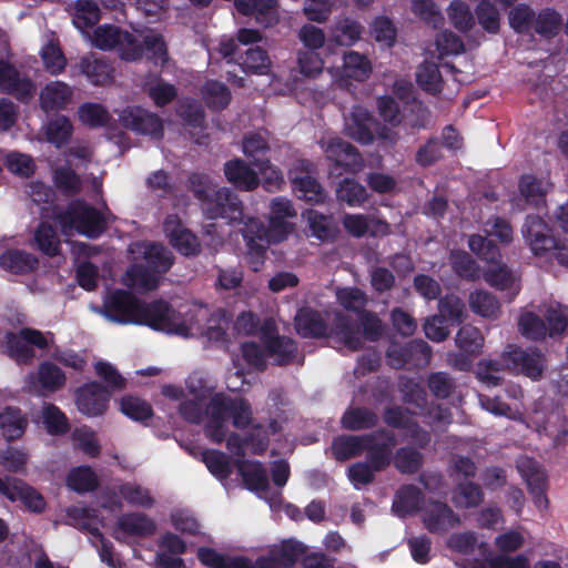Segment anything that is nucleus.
<instances>
[{
  "label": "nucleus",
  "instance_id": "338daca9",
  "mask_svg": "<svg viewBox=\"0 0 568 568\" xmlns=\"http://www.w3.org/2000/svg\"><path fill=\"white\" fill-rule=\"evenodd\" d=\"M483 500L480 488L471 483L459 485L453 495V501L459 508L478 506Z\"/></svg>",
  "mask_w": 568,
  "mask_h": 568
},
{
  "label": "nucleus",
  "instance_id": "6ab92c4d",
  "mask_svg": "<svg viewBox=\"0 0 568 568\" xmlns=\"http://www.w3.org/2000/svg\"><path fill=\"white\" fill-rule=\"evenodd\" d=\"M226 181L237 191L252 192L260 186L258 173L243 159L234 158L223 165Z\"/></svg>",
  "mask_w": 568,
  "mask_h": 568
},
{
  "label": "nucleus",
  "instance_id": "4c0bfd02",
  "mask_svg": "<svg viewBox=\"0 0 568 568\" xmlns=\"http://www.w3.org/2000/svg\"><path fill=\"white\" fill-rule=\"evenodd\" d=\"M364 27L349 17L338 19L331 31V40L342 47H352L361 38Z\"/></svg>",
  "mask_w": 568,
  "mask_h": 568
},
{
  "label": "nucleus",
  "instance_id": "bf43d9fd",
  "mask_svg": "<svg viewBox=\"0 0 568 568\" xmlns=\"http://www.w3.org/2000/svg\"><path fill=\"white\" fill-rule=\"evenodd\" d=\"M41 59L45 70L52 75L62 73L67 67V58L60 45L54 42H48L42 48Z\"/></svg>",
  "mask_w": 568,
  "mask_h": 568
},
{
  "label": "nucleus",
  "instance_id": "13d9d810",
  "mask_svg": "<svg viewBox=\"0 0 568 568\" xmlns=\"http://www.w3.org/2000/svg\"><path fill=\"white\" fill-rule=\"evenodd\" d=\"M145 91L153 103L159 108H163L170 104L178 97V90L175 85L165 82L161 78H158L153 83H148Z\"/></svg>",
  "mask_w": 568,
  "mask_h": 568
},
{
  "label": "nucleus",
  "instance_id": "2eb2a0df",
  "mask_svg": "<svg viewBox=\"0 0 568 568\" xmlns=\"http://www.w3.org/2000/svg\"><path fill=\"white\" fill-rule=\"evenodd\" d=\"M65 382V373L50 361L41 362L37 372L26 377L28 389L39 395L53 394L62 389Z\"/></svg>",
  "mask_w": 568,
  "mask_h": 568
},
{
  "label": "nucleus",
  "instance_id": "ea45409f",
  "mask_svg": "<svg viewBox=\"0 0 568 568\" xmlns=\"http://www.w3.org/2000/svg\"><path fill=\"white\" fill-rule=\"evenodd\" d=\"M268 357H274L278 366H285L293 363L297 354V343L288 336H277L275 339L264 346Z\"/></svg>",
  "mask_w": 568,
  "mask_h": 568
},
{
  "label": "nucleus",
  "instance_id": "6e6552de",
  "mask_svg": "<svg viewBox=\"0 0 568 568\" xmlns=\"http://www.w3.org/2000/svg\"><path fill=\"white\" fill-rule=\"evenodd\" d=\"M387 443H390V430L387 429H377L363 435L343 434L333 438L331 453L336 462L344 463L359 457L364 452L367 455Z\"/></svg>",
  "mask_w": 568,
  "mask_h": 568
},
{
  "label": "nucleus",
  "instance_id": "de8ad7c7",
  "mask_svg": "<svg viewBox=\"0 0 568 568\" xmlns=\"http://www.w3.org/2000/svg\"><path fill=\"white\" fill-rule=\"evenodd\" d=\"M294 190L300 199L311 204H322L326 193L321 183L313 176L304 175L294 180Z\"/></svg>",
  "mask_w": 568,
  "mask_h": 568
},
{
  "label": "nucleus",
  "instance_id": "8fccbe9b",
  "mask_svg": "<svg viewBox=\"0 0 568 568\" xmlns=\"http://www.w3.org/2000/svg\"><path fill=\"white\" fill-rule=\"evenodd\" d=\"M202 459L210 473L217 479H226L232 474L230 457L217 449H205Z\"/></svg>",
  "mask_w": 568,
  "mask_h": 568
},
{
  "label": "nucleus",
  "instance_id": "680f3d73",
  "mask_svg": "<svg viewBox=\"0 0 568 568\" xmlns=\"http://www.w3.org/2000/svg\"><path fill=\"white\" fill-rule=\"evenodd\" d=\"M72 130L71 121L65 115H60L49 122L45 135L50 143L61 146L70 140Z\"/></svg>",
  "mask_w": 568,
  "mask_h": 568
},
{
  "label": "nucleus",
  "instance_id": "4468645a",
  "mask_svg": "<svg viewBox=\"0 0 568 568\" xmlns=\"http://www.w3.org/2000/svg\"><path fill=\"white\" fill-rule=\"evenodd\" d=\"M479 400L481 407L491 414L506 416L515 420H521L526 423L528 427H532L537 432H541L546 428V414L539 406H535L532 409L524 413L519 408H513L498 398H490L488 396L480 395Z\"/></svg>",
  "mask_w": 568,
  "mask_h": 568
},
{
  "label": "nucleus",
  "instance_id": "58836bf2",
  "mask_svg": "<svg viewBox=\"0 0 568 568\" xmlns=\"http://www.w3.org/2000/svg\"><path fill=\"white\" fill-rule=\"evenodd\" d=\"M236 63L247 74H266L271 68L267 51L258 45L248 48L244 55L239 57Z\"/></svg>",
  "mask_w": 568,
  "mask_h": 568
},
{
  "label": "nucleus",
  "instance_id": "c9c22d12",
  "mask_svg": "<svg viewBox=\"0 0 568 568\" xmlns=\"http://www.w3.org/2000/svg\"><path fill=\"white\" fill-rule=\"evenodd\" d=\"M202 98L212 112L225 110L232 100L231 90L221 81L207 80L202 87Z\"/></svg>",
  "mask_w": 568,
  "mask_h": 568
},
{
  "label": "nucleus",
  "instance_id": "0e129e2a",
  "mask_svg": "<svg viewBox=\"0 0 568 568\" xmlns=\"http://www.w3.org/2000/svg\"><path fill=\"white\" fill-rule=\"evenodd\" d=\"M305 549L306 548L303 544L294 540H287L281 545L275 557L271 559L274 560L276 566L280 565L285 568H291L304 555Z\"/></svg>",
  "mask_w": 568,
  "mask_h": 568
},
{
  "label": "nucleus",
  "instance_id": "a18cd8bd",
  "mask_svg": "<svg viewBox=\"0 0 568 568\" xmlns=\"http://www.w3.org/2000/svg\"><path fill=\"white\" fill-rule=\"evenodd\" d=\"M98 515V509L91 507L73 506L67 509L68 518L73 520L75 526L100 539L103 538V534L94 523Z\"/></svg>",
  "mask_w": 568,
  "mask_h": 568
},
{
  "label": "nucleus",
  "instance_id": "b1692460",
  "mask_svg": "<svg viewBox=\"0 0 568 568\" xmlns=\"http://www.w3.org/2000/svg\"><path fill=\"white\" fill-rule=\"evenodd\" d=\"M503 358L505 363L516 372L526 375L529 378L537 379L544 371V363L540 354L536 352H524L510 346Z\"/></svg>",
  "mask_w": 568,
  "mask_h": 568
},
{
  "label": "nucleus",
  "instance_id": "0eeeda50",
  "mask_svg": "<svg viewBox=\"0 0 568 568\" xmlns=\"http://www.w3.org/2000/svg\"><path fill=\"white\" fill-rule=\"evenodd\" d=\"M469 247L475 254L489 263L483 276L490 286L509 292L510 297L518 294L520 290L519 277L506 265L498 262L499 253L495 246H491L490 243L486 244L480 235H471Z\"/></svg>",
  "mask_w": 568,
  "mask_h": 568
},
{
  "label": "nucleus",
  "instance_id": "2f4dec72",
  "mask_svg": "<svg viewBox=\"0 0 568 568\" xmlns=\"http://www.w3.org/2000/svg\"><path fill=\"white\" fill-rule=\"evenodd\" d=\"M39 260L32 253L10 248L0 255V266L13 274H29L38 268Z\"/></svg>",
  "mask_w": 568,
  "mask_h": 568
},
{
  "label": "nucleus",
  "instance_id": "e2e57ef3",
  "mask_svg": "<svg viewBox=\"0 0 568 568\" xmlns=\"http://www.w3.org/2000/svg\"><path fill=\"white\" fill-rule=\"evenodd\" d=\"M94 369L97 375L105 383L104 387L111 392V395L125 388V378L112 364L100 361L95 363Z\"/></svg>",
  "mask_w": 568,
  "mask_h": 568
},
{
  "label": "nucleus",
  "instance_id": "ddd939ff",
  "mask_svg": "<svg viewBox=\"0 0 568 568\" xmlns=\"http://www.w3.org/2000/svg\"><path fill=\"white\" fill-rule=\"evenodd\" d=\"M111 398V392L99 382H89L78 387L74 402L78 410L88 417L102 416Z\"/></svg>",
  "mask_w": 568,
  "mask_h": 568
},
{
  "label": "nucleus",
  "instance_id": "79ce46f5",
  "mask_svg": "<svg viewBox=\"0 0 568 568\" xmlns=\"http://www.w3.org/2000/svg\"><path fill=\"white\" fill-rule=\"evenodd\" d=\"M307 222L312 237L322 242L333 241L336 237L337 229L332 216L310 210L307 212Z\"/></svg>",
  "mask_w": 568,
  "mask_h": 568
},
{
  "label": "nucleus",
  "instance_id": "f8f14e48",
  "mask_svg": "<svg viewBox=\"0 0 568 568\" xmlns=\"http://www.w3.org/2000/svg\"><path fill=\"white\" fill-rule=\"evenodd\" d=\"M348 135L362 144H371L375 136L386 140L390 136V129L377 121L373 114L363 106H354L351 121L347 124Z\"/></svg>",
  "mask_w": 568,
  "mask_h": 568
},
{
  "label": "nucleus",
  "instance_id": "f3484780",
  "mask_svg": "<svg viewBox=\"0 0 568 568\" xmlns=\"http://www.w3.org/2000/svg\"><path fill=\"white\" fill-rule=\"evenodd\" d=\"M0 90L27 103L36 93V84L29 78L21 77L12 63L0 59Z\"/></svg>",
  "mask_w": 568,
  "mask_h": 568
},
{
  "label": "nucleus",
  "instance_id": "1a4fd4ad",
  "mask_svg": "<svg viewBox=\"0 0 568 568\" xmlns=\"http://www.w3.org/2000/svg\"><path fill=\"white\" fill-rule=\"evenodd\" d=\"M47 334L32 327H23L19 332H7L4 335V347L9 357L19 364H28L36 356L33 347L47 349L49 341Z\"/></svg>",
  "mask_w": 568,
  "mask_h": 568
},
{
  "label": "nucleus",
  "instance_id": "37998d69",
  "mask_svg": "<svg viewBox=\"0 0 568 568\" xmlns=\"http://www.w3.org/2000/svg\"><path fill=\"white\" fill-rule=\"evenodd\" d=\"M343 71L346 78L363 82L372 73V64L368 58L359 52L349 51L343 57Z\"/></svg>",
  "mask_w": 568,
  "mask_h": 568
},
{
  "label": "nucleus",
  "instance_id": "423d86ee",
  "mask_svg": "<svg viewBox=\"0 0 568 568\" xmlns=\"http://www.w3.org/2000/svg\"><path fill=\"white\" fill-rule=\"evenodd\" d=\"M135 325H144L159 332L171 335L189 337L191 327L186 324L181 313L164 300H155L150 303L140 302Z\"/></svg>",
  "mask_w": 568,
  "mask_h": 568
},
{
  "label": "nucleus",
  "instance_id": "393cba45",
  "mask_svg": "<svg viewBox=\"0 0 568 568\" xmlns=\"http://www.w3.org/2000/svg\"><path fill=\"white\" fill-rule=\"evenodd\" d=\"M242 151L250 159L251 164L265 173L272 168L268 153L270 144L260 133L251 132L244 135L242 141Z\"/></svg>",
  "mask_w": 568,
  "mask_h": 568
},
{
  "label": "nucleus",
  "instance_id": "3c124183",
  "mask_svg": "<svg viewBox=\"0 0 568 568\" xmlns=\"http://www.w3.org/2000/svg\"><path fill=\"white\" fill-rule=\"evenodd\" d=\"M416 81L418 85L430 93H437L442 89V74L436 62L424 61L417 69Z\"/></svg>",
  "mask_w": 568,
  "mask_h": 568
},
{
  "label": "nucleus",
  "instance_id": "bb28decb",
  "mask_svg": "<svg viewBox=\"0 0 568 568\" xmlns=\"http://www.w3.org/2000/svg\"><path fill=\"white\" fill-rule=\"evenodd\" d=\"M171 245L184 256H195L201 251V243L195 234L184 229L180 223L172 227L170 220L164 223Z\"/></svg>",
  "mask_w": 568,
  "mask_h": 568
},
{
  "label": "nucleus",
  "instance_id": "49530a36",
  "mask_svg": "<svg viewBox=\"0 0 568 568\" xmlns=\"http://www.w3.org/2000/svg\"><path fill=\"white\" fill-rule=\"evenodd\" d=\"M336 197L348 206H361L366 202L368 194L364 185L346 178L338 183Z\"/></svg>",
  "mask_w": 568,
  "mask_h": 568
},
{
  "label": "nucleus",
  "instance_id": "a878e982",
  "mask_svg": "<svg viewBox=\"0 0 568 568\" xmlns=\"http://www.w3.org/2000/svg\"><path fill=\"white\" fill-rule=\"evenodd\" d=\"M72 94V89L65 82L52 81L40 92V106L44 112L63 110L70 103Z\"/></svg>",
  "mask_w": 568,
  "mask_h": 568
},
{
  "label": "nucleus",
  "instance_id": "052dcab7",
  "mask_svg": "<svg viewBox=\"0 0 568 568\" xmlns=\"http://www.w3.org/2000/svg\"><path fill=\"white\" fill-rule=\"evenodd\" d=\"M119 494L132 506L151 508L154 505V499L150 491L138 484L124 483L120 485Z\"/></svg>",
  "mask_w": 568,
  "mask_h": 568
},
{
  "label": "nucleus",
  "instance_id": "6e6d98bb",
  "mask_svg": "<svg viewBox=\"0 0 568 568\" xmlns=\"http://www.w3.org/2000/svg\"><path fill=\"white\" fill-rule=\"evenodd\" d=\"M121 412L136 422H145L153 416L152 406L139 397L126 395L120 402Z\"/></svg>",
  "mask_w": 568,
  "mask_h": 568
},
{
  "label": "nucleus",
  "instance_id": "69168bd1",
  "mask_svg": "<svg viewBox=\"0 0 568 568\" xmlns=\"http://www.w3.org/2000/svg\"><path fill=\"white\" fill-rule=\"evenodd\" d=\"M116 51L122 60H141L144 55V40L141 42L134 34L129 31H124Z\"/></svg>",
  "mask_w": 568,
  "mask_h": 568
},
{
  "label": "nucleus",
  "instance_id": "e433bc0d",
  "mask_svg": "<svg viewBox=\"0 0 568 568\" xmlns=\"http://www.w3.org/2000/svg\"><path fill=\"white\" fill-rule=\"evenodd\" d=\"M33 246L49 257L60 254L61 242L55 227L47 221L40 222L34 230Z\"/></svg>",
  "mask_w": 568,
  "mask_h": 568
},
{
  "label": "nucleus",
  "instance_id": "603ef678",
  "mask_svg": "<svg viewBox=\"0 0 568 568\" xmlns=\"http://www.w3.org/2000/svg\"><path fill=\"white\" fill-rule=\"evenodd\" d=\"M243 222L241 229L242 236L246 243V247L251 248L254 246H267L270 244L266 226L264 223L256 217H247Z\"/></svg>",
  "mask_w": 568,
  "mask_h": 568
},
{
  "label": "nucleus",
  "instance_id": "f704fd0d",
  "mask_svg": "<svg viewBox=\"0 0 568 568\" xmlns=\"http://www.w3.org/2000/svg\"><path fill=\"white\" fill-rule=\"evenodd\" d=\"M468 306L476 315L496 320L501 314V306L497 297L486 290H475L468 295Z\"/></svg>",
  "mask_w": 568,
  "mask_h": 568
},
{
  "label": "nucleus",
  "instance_id": "a19ab883",
  "mask_svg": "<svg viewBox=\"0 0 568 568\" xmlns=\"http://www.w3.org/2000/svg\"><path fill=\"white\" fill-rule=\"evenodd\" d=\"M41 417L49 435L61 436L68 434L71 429L67 415L52 403L43 405Z\"/></svg>",
  "mask_w": 568,
  "mask_h": 568
},
{
  "label": "nucleus",
  "instance_id": "7ed1b4c3",
  "mask_svg": "<svg viewBox=\"0 0 568 568\" xmlns=\"http://www.w3.org/2000/svg\"><path fill=\"white\" fill-rule=\"evenodd\" d=\"M327 312H323L311 306H302L294 316V328L302 338H326L332 335L351 351L355 352L362 348L363 343L349 316L337 312L334 317L333 326H329Z\"/></svg>",
  "mask_w": 568,
  "mask_h": 568
},
{
  "label": "nucleus",
  "instance_id": "9b49d317",
  "mask_svg": "<svg viewBox=\"0 0 568 568\" xmlns=\"http://www.w3.org/2000/svg\"><path fill=\"white\" fill-rule=\"evenodd\" d=\"M140 302L132 292L116 288L104 297L101 313L116 324H134Z\"/></svg>",
  "mask_w": 568,
  "mask_h": 568
},
{
  "label": "nucleus",
  "instance_id": "dca6fc26",
  "mask_svg": "<svg viewBox=\"0 0 568 568\" xmlns=\"http://www.w3.org/2000/svg\"><path fill=\"white\" fill-rule=\"evenodd\" d=\"M122 125L139 134L161 139L164 134L162 119L141 106H128L120 113Z\"/></svg>",
  "mask_w": 568,
  "mask_h": 568
},
{
  "label": "nucleus",
  "instance_id": "a211bd4d",
  "mask_svg": "<svg viewBox=\"0 0 568 568\" xmlns=\"http://www.w3.org/2000/svg\"><path fill=\"white\" fill-rule=\"evenodd\" d=\"M326 159L333 163L334 169H343L345 172L356 173L364 166V161L358 150L341 138L331 139L324 149Z\"/></svg>",
  "mask_w": 568,
  "mask_h": 568
},
{
  "label": "nucleus",
  "instance_id": "7c9ffc66",
  "mask_svg": "<svg viewBox=\"0 0 568 568\" xmlns=\"http://www.w3.org/2000/svg\"><path fill=\"white\" fill-rule=\"evenodd\" d=\"M236 467L248 490L266 491L270 488L268 477L261 462L237 459Z\"/></svg>",
  "mask_w": 568,
  "mask_h": 568
},
{
  "label": "nucleus",
  "instance_id": "f257e3e1",
  "mask_svg": "<svg viewBox=\"0 0 568 568\" xmlns=\"http://www.w3.org/2000/svg\"><path fill=\"white\" fill-rule=\"evenodd\" d=\"M207 422L204 425L205 437L214 443L222 444L226 439L227 449L237 457L244 459L246 436L232 433L226 438L227 427L225 423L231 419L237 429L247 428L253 420V410L250 402L242 397H232L225 393H215L206 406Z\"/></svg>",
  "mask_w": 568,
  "mask_h": 568
},
{
  "label": "nucleus",
  "instance_id": "9d476101",
  "mask_svg": "<svg viewBox=\"0 0 568 568\" xmlns=\"http://www.w3.org/2000/svg\"><path fill=\"white\" fill-rule=\"evenodd\" d=\"M390 465V443L369 452L365 462H356L348 466L347 478L357 490L371 485L375 480V474L386 469Z\"/></svg>",
  "mask_w": 568,
  "mask_h": 568
},
{
  "label": "nucleus",
  "instance_id": "39448f33",
  "mask_svg": "<svg viewBox=\"0 0 568 568\" xmlns=\"http://www.w3.org/2000/svg\"><path fill=\"white\" fill-rule=\"evenodd\" d=\"M57 221L64 234L75 231L90 240L99 239L108 229L105 215L82 199L72 200L57 214Z\"/></svg>",
  "mask_w": 568,
  "mask_h": 568
},
{
  "label": "nucleus",
  "instance_id": "aec40b11",
  "mask_svg": "<svg viewBox=\"0 0 568 568\" xmlns=\"http://www.w3.org/2000/svg\"><path fill=\"white\" fill-rule=\"evenodd\" d=\"M235 8L240 14L254 18L264 28H271L280 20L278 0H235Z\"/></svg>",
  "mask_w": 568,
  "mask_h": 568
},
{
  "label": "nucleus",
  "instance_id": "5fc2aeb1",
  "mask_svg": "<svg viewBox=\"0 0 568 568\" xmlns=\"http://www.w3.org/2000/svg\"><path fill=\"white\" fill-rule=\"evenodd\" d=\"M53 183L64 195H74L81 191V179L77 172L68 166H58L53 171Z\"/></svg>",
  "mask_w": 568,
  "mask_h": 568
},
{
  "label": "nucleus",
  "instance_id": "72a5a7b5",
  "mask_svg": "<svg viewBox=\"0 0 568 568\" xmlns=\"http://www.w3.org/2000/svg\"><path fill=\"white\" fill-rule=\"evenodd\" d=\"M423 520L429 530H445L454 527L458 518L447 507V505L435 501L429 503L423 508Z\"/></svg>",
  "mask_w": 568,
  "mask_h": 568
},
{
  "label": "nucleus",
  "instance_id": "473e14b6",
  "mask_svg": "<svg viewBox=\"0 0 568 568\" xmlns=\"http://www.w3.org/2000/svg\"><path fill=\"white\" fill-rule=\"evenodd\" d=\"M28 426V418L19 407L7 406L0 413V429L2 436L13 442L22 437Z\"/></svg>",
  "mask_w": 568,
  "mask_h": 568
},
{
  "label": "nucleus",
  "instance_id": "4d7b16f0",
  "mask_svg": "<svg viewBox=\"0 0 568 568\" xmlns=\"http://www.w3.org/2000/svg\"><path fill=\"white\" fill-rule=\"evenodd\" d=\"M144 52L146 59L156 67H164L169 61L168 45L162 34L145 36Z\"/></svg>",
  "mask_w": 568,
  "mask_h": 568
},
{
  "label": "nucleus",
  "instance_id": "4be33fe9",
  "mask_svg": "<svg viewBox=\"0 0 568 568\" xmlns=\"http://www.w3.org/2000/svg\"><path fill=\"white\" fill-rule=\"evenodd\" d=\"M517 468L532 494L535 505L540 510H546L548 507V498L544 494L546 476L540 466L528 457H521L517 462Z\"/></svg>",
  "mask_w": 568,
  "mask_h": 568
},
{
  "label": "nucleus",
  "instance_id": "c756f323",
  "mask_svg": "<svg viewBox=\"0 0 568 568\" xmlns=\"http://www.w3.org/2000/svg\"><path fill=\"white\" fill-rule=\"evenodd\" d=\"M526 239L535 254H542L552 250L557 243L550 235L547 225L538 216H529L524 231Z\"/></svg>",
  "mask_w": 568,
  "mask_h": 568
},
{
  "label": "nucleus",
  "instance_id": "c85d7f7f",
  "mask_svg": "<svg viewBox=\"0 0 568 568\" xmlns=\"http://www.w3.org/2000/svg\"><path fill=\"white\" fill-rule=\"evenodd\" d=\"M116 528L126 536L149 537L155 532L156 524L144 513H126L118 518Z\"/></svg>",
  "mask_w": 568,
  "mask_h": 568
},
{
  "label": "nucleus",
  "instance_id": "412c9836",
  "mask_svg": "<svg viewBox=\"0 0 568 568\" xmlns=\"http://www.w3.org/2000/svg\"><path fill=\"white\" fill-rule=\"evenodd\" d=\"M0 494L10 501H21L29 511L34 514L43 513L47 507V501L42 494L21 479H14L11 485L3 480Z\"/></svg>",
  "mask_w": 568,
  "mask_h": 568
},
{
  "label": "nucleus",
  "instance_id": "f03ea898",
  "mask_svg": "<svg viewBox=\"0 0 568 568\" xmlns=\"http://www.w3.org/2000/svg\"><path fill=\"white\" fill-rule=\"evenodd\" d=\"M130 251L142 254L144 263L135 262L128 267L123 277L124 285L143 293L156 290L174 264L172 252L156 242H136Z\"/></svg>",
  "mask_w": 568,
  "mask_h": 568
},
{
  "label": "nucleus",
  "instance_id": "cd10ccee",
  "mask_svg": "<svg viewBox=\"0 0 568 568\" xmlns=\"http://www.w3.org/2000/svg\"><path fill=\"white\" fill-rule=\"evenodd\" d=\"M379 423V415L371 408L349 406L343 413L339 424L342 429L359 432L375 428Z\"/></svg>",
  "mask_w": 568,
  "mask_h": 568
},
{
  "label": "nucleus",
  "instance_id": "774afa93",
  "mask_svg": "<svg viewBox=\"0 0 568 568\" xmlns=\"http://www.w3.org/2000/svg\"><path fill=\"white\" fill-rule=\"evenodd\" d=\"M357 321L366 341L377 342L382 337L383 322L376 313L366 310L357 316Z\"/></svg>",
  "mask_w": 568,
  "mask_h": 568
},
{
  "label": "nucleus",
  "instance_id": "09e8293b",
  "mask_svg": "<svg viewBox=\"0 0 568 568\" xmlns=\"http://www.w3.org/2000/svg\"><path fill=\"white\" fill-rule=\"evenodd\" d=\"M78 114L81 122L90 128H103L112 119L106 108L95 102L81 104Z\"/></svg>",
  "mask_w": 568,
  "mask_h": 568
},
{
  "label": "nucleus",
  "instance_id": "20e7f679",
  "mask_svg": "<svg viewBox=\"0 0 568 568\" xmlns=\"http://www.w3.org/2000/svg\"><path fill=\"white\" fill-rule=\"evenodd\" d=\"M190 191L200 202L204 216L209 220L223 219L229 223H242L244 217L243 203L230 187H219L204 173H192L189 176Z\"/></svg>",
  "mask_w": 568,
  "mask_h": 568
},
{
  "label": "nucleus",
  "instance_id": "864d4df0",
  "mask_svg": "<svg viewBox=\"0 0 568 568\" xmlns=\"http://www.w3.org/2000/svg\"><path fill=\"white\" fill-rule=\"evenodd\" d=\"M338 304L346 311L353 312L358 316L366 311L367 296L357 287H343L336 292Z\"/></svg>",
  "mask_w": 568,
  "mask_h": 568
},
{
  "label": "nucleus",
  "instance_id": "c03bdc74",
  "mask_svg": "<svg viewBox=\"0 0 568 568\" xmlns=\"http://www.w3.org/2000/svg\"><path fill=\"white\" fill-rule=\"evenodd\" d=\"M68 487L79 494L91 493L98 488L95 473L89 466H80L70 470L67 476Z\"/></svg>",
  "mask_w": 568,
  "mask_h": 568
},
{
  "label": "nucleus",
  "instance_id": "5701e85b",
  "mask_svg": "<svg viewBox=\"0 0 568 568\" xmlns=\"http://www.w3.org/2000/svg\"><path fill=\"white\" fill-rule=\"evenodd\" d=\"M113 67L103 58H97L95 55L82 57L80 62L71 67L72 75L83 74L88 81L93 85H104L113 79Z\"/></svg>",
  "mask_w": 568,
  "mask_h": 568
}]
</instances>
